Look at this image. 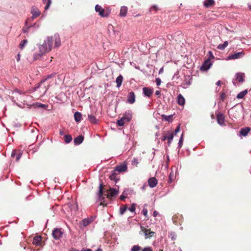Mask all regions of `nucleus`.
I'll use <instances>...</instances> for the list:
<instances>
[{"label": "nucleus", "instance_id": "obj_1", "mask_svg": "<svg viewBox=\"0 0 251 251\" xmlns=\"http://www.w3.org/2000/svg\"><path fill=\"white\" fill-rule=\"evenodd\" d=\"M53 44L55 47H58L61 45L60 38L58 34H54L53 36H48L44 43L40 46L39 50L42 52H49L51 50Z\"/></svg>", "mask_w": 251, "mask_h": 251}, {"label": "nucleus", "instance_id": "obj_2", "mask_svg": "<svg viewBox=\"0 0 251 251\" xmlns=\"http://www.w3.org/2000/svg\"><path fill=\"white\" fill-rule=\"evenodd\" d=\"M95 10L99 13V15L102 17H107L110 14V10L109 8L103 9L98 4L95 6Z\"/></svg>", "mask_w": 251, "mask_h": 251}, {"label": "nucleus", "instance_id": "obj_3", "mask_svg": "<svg viewBox=\"0 0 251 251\" xmlns=\"http://www.w3.org/2000/svg\"><path fill=\"white\" fill-rule=\"evenodd\" d=\"M63 234L64 230L61 228H54L52 231V236L56 240L60 239Z\"/></svg>", "mask_w": 251, "mask_h": 251}, {"label": "nucleus", "instance_id": "obj_4", "mask_svg": "<svg viewBox=\"0 0 251 251\" xmlns=\"http://www.w3.org/2000/svg\"><path fill=\"white\" fill-rule=\"evenodd\" d=\"M141 234L143 233L144 234V235L145 236H146L147 238L151 237L155 234L154 232L150 231V229H146V228L143 227L142 226H141Z\"/></svg>", "mask_w": 251, "mask_h": 251}, {"label": "nucleus", "instance_id": "obj_5", "mask_svg": "<svg viewBox=\"0 0 251 251\" xmlns=\"http://www.w3.org/2000/svg\"><path fill=\"white\" fill-rule=\"evenodd\" d=\"M99 190L98 192V200L99 201H100V205L103 204L102 201H104V198L103 197V188H102V184L100 183L99 185Z\"/></svg>", "mask_w": 251, "mask_h": 251}, {"label": "nucleus", "instance_id": "obj_6", "mask_svg": "<svg viewBox=\"0 0 251 251\" xmlns=\"http://www.w3.org/2000/svg\"><path fill=\"white\" fill-rule=\"evenodd\" d=\"M118 193V190H117L114 188H110V189L107 191V197L108 198H111L116 196Z\"/></svg>", "mask_w": 251, "mask_h": 251}, {"label": "nucleus", "instance_id": "obj_7", "mask_svg": "<svg viewBox=\"0 0 251 251\" xmlns=\"http://www.w3.org/2000/svg\"><path fill=\"white\" fill-rule=\"evenodd\" d=\"M115 170L119 173L125 172L127 170V165L126 164H121L119 165H117Z\"/></svg>", "mask_w": 251, "mask_h": 251}, {"label": "nucleus", "instance_id": "obj_8", "mask_svg": "<svg viewBox=\"0 0 251 251\" xmlns=\"http://www.w3.org/2000/svg\"><path fill=\"white\" fill-rule=\"evenodd\" d=\"M244 55V53L243 51L238 52L231 54L228 56L229 59H236L242 57Z\"/></svg>", "mask_w": 251, "mask_h": 251}, {"label": "nucleus", "instance_id": "obj_9", "mask_svg": "<svg viewBox=\"0 0 251 251\" xmlns=\"http://www.w3.org/2000/svg\"><path fill=\"white\" fill-rule=\"evenodd\" d=\"M32 243L33 245L41 246H42V237L41 236H36L33 239Z\"/></svg>", "mask_w": 251, "mask_h": 251}, {"label": "nucleus", "instance_id": "obj_10", "mask_svg": "<svg viewBox=\"0 0 251 251\" xmlns=\"http://www.w3.org/2000/svg\"><path fill=\"white\" fill-rule=\"evenodd\" d=\"M217 121L221 126H223L225 123V117L223 114L218 113L217 114Z\"/></svg>", "mask_w": 251, "mask_h": 251}, {"label": "nucleus", "instance_id": "obj_11", "mask_svg": "<svg viewBox=\"0 0 251 251\" xmlns=\"http://www.w3.org/2000/svg\"><path fill=\"white\" fill-rule=\"evenodd\" d=\"M143 92L145 96L150 97L153 94V90L149 87H144Z\"/></svg>", "mask_w": 251, "mask_h": 251}, {"label": "nucleus", "instance_id": "obj_12", "mask_svg": "<svg viewBox=\"0 0 251 251\" xmlns=\"http://www.w3.org/2000/svg\"><path fill=\"white\" fill-rule=\"evenodd\" d=\"M157 180L154 177L150 178L148 180V183L151 188L155 187L157 184Z\"/></svg>", "mask_w": 251, "mask_h": 251}, {"label": "nucleus", "instance_id": "obj_13", "mask_svg": "<svg viewBox=\"0 0 251 251\" xmlns=\"http://www.w3.org/2000/svg\"><path fill=\"white\" fill-rule=\"evenodd\" d=\"M251 128L250 127H245L242 128L240 131V136H246L248 135Z\"/></svg>", "mask_w": 251, "mask_h": 251}, {"label": "nucleus", "instance_id": "obj_14", "mask_svg": "<svg viewBox=\"0 0 251 251\" xmlns=\"http://www.w3.org/2000/svg\"><path fill=\"white\" fill-rule=\"evenodd\" d=\"M31 13L32 14V19H34V18L39 16L41 14L39 9L35 7H32Z\"/></svg>", "mask_w": 251, "mask_h": 251}, {"label": "nucleus", "instance_id": "obj_15", "mask_svg": "<svg viewBox=\"0 0 251 251\" xmlns=\"http://www.w3.org/2000/svg\"><path fill=\"white\" fill-rule=\"evenodd\" d=\"M135 94L133 92H130L128 93L127 96V101L129 103H133L135 101Z\"/></svg>", "mask_w": 251, "mask_h": 251}, {"label": "nucleus", "instance_id": "obj_16", "mask_svg": "<svg viewBox=\"0 0 251 251\" xmlns=\"http://www.w3.org/2000/svg\"><path fill=\"white\" fill-rule=\"evenodd\" d=\"M84 140V136L80 135L75 137L74 140L75 145H79L81 144Z\"/></svg>", "mask_w": 251, "mask_h": 251}, {"label": "nucleus", "instance_id": "obj_17", "mask_svg": "<svg viewBox=\"0 0 251 251\" xmlns=\"http://www.w3.org/2000/svg\"><path fill=\"white\" fill-rule=\"evenodd\" d=\"M236 79L239 82H243L245 80V74L242 73H238L236 74Z\"/></svg>", "mask_w": 251, "mask_h": 251}, {"label": "nucleus", "instance_id": "obj_18", "mask_svg": "<svg viewBox=\"0 0 251 251\" xmlns=\"http://www.w3.org/2000/svg\"><path fill=\"white\" fill-rule=\"evenodd\" d=\"M211 65V64L210 61L207 60L205 61L201 66V70L203 71H206L210 68Z\"/></svg>", "mask_w": 251, "mask_h": 251}, {"label": "nucleus", "instance_id": "obj_19", "mask_svg": "<svg viewBox=\"0 0 251 251\" xmlns=\"http://www.w3.org/2000/svg\"><path fill=\"white\" fill-rule=\"evenodd\" d=\"M34 108H42L46 109L48 105L44 104L40 102H36L32 105Z\"/></svg>", "mask_w": 251, "mask_h": 251}, {"label": "nucleus", "instance_id": "obj_20", "mask_svg": "<svg viewBox=\"0 0 251 251\" xmlns=\"http://www.w3.org/2000/svg\"><path fill=\"white\" fill-rule=\"evenodd\" d=\"M132 117V113L129 111L128 112H126L124 115L122 117L126 122L130 121L131 120Z\"/></svg>", "mask_w": 251, "mask_h": 251}, {"label": "nucleus", "instance_id": "obj_21", "mask_svg": "<svg viewBox=\"0 0 251 251\" xmlns=\"http://www.w3.org/2000/svg\"><path fill=\"white\" fill-rule=\"evenodd\" d=\"M74 118L76 122L79 123L81 121L82 119V114L78 111H76L74 114Z\"/></svg>", "mask_w": 251, "mask_h": 251}, {"label": "nucleus", "instance_id": "obj_22", "mask_svg": "<svg viewBox=\"0 0 251 251\" xmlns=\"http://www.w3.org/2000/svg\"><path fill=\"white\" fill-rule=\"evenodd\" d=\"M174 134L173 132H168L167 133V143L168 146H170L174 138Z\"/></svg>", "mask_w": 251, "mask_h": 251}, {"label": "nucleus", "instance_id": "obj_23", "mask_svg": "<svg viewBox=\"0 0 251 251\" xmlns=\"http://www.w3.org/2000/svg\"><path fill=\"white\" fill-rule=\"evenodd\" d=\"M127 12V8L126 6H122L121 8L120 12V16L121 17H125Z\"/></svg>", "mask_w": 251, "mask_h": 251}, {"label": "nucleus", "instance_id": "obj_24", "mask_svg": "<svg viewBox=\"0 0 251 251\" xmlns=\"http://www.w3.org/2000/svg\"><path fill=\"white\" fill-rule=\"evenodd\" d=\"M116 172L117 171L114 169L111 172V174L109 176L110 179L112 180H114L116 182L118 180V179L116 176Z\"/></svg>", "mask_w": 251, "mask_h": 251}, {"label": "nucleus", "instance_id": "obj_25", "mask_svg": "<svg viewBox=\"0 0 251 251\" xmlns=\"http://www.w3.org/2000/svg\"><path fill=\"white\" fill-rule=\"evenodd\" d=\"M93 221V220L91 218H85L82 220V224L84 226H86L89 225L90 223H91Z\"/></svg>", "mask_w": 251, "mask_h": 251}, {"label": "nucleus", "instance_id": "obj_26", "mask_svg": "<svg viewBox=\"0 0 251 251\" xmlns=\"http://www.w3.org/2000/svg\"><path fill=\"white\" fill-rule=\"evenodd\" d=\"M178 103L181 105H183L185 103V99L181 94H179L177 96Z\"/></svg>", "mask_w": 251, "mask_h": 251}, {"label": "nucleus", "instance_id": "obj_27", "mask_svg": "<svg viewBox=\"0 0 251 251\" xmlns=\"http://www.w3.org/2000/svg\"><path fill=\"white\" fill-rule=\"evenodd\" d=\"M215 4L214 0H205L204 1V5L206 7H208L213 5Z\"/></svg>", "mask_w": 251, "mask_h": 251}, {"label": "nucleus", "instance_id": "obj_28", "mask_svg": "<svg viewBox=\"0 0 251 251\" xmlns=\"http://www.w3.org/2000/svg\"><path fill=\"white\" fill-rule=\"evenodd\" d=\"M123 80V77L122 75H119L116 79V82L117 83V87H119L122 85Z\"/></svg>", "mask_w": 251, "mask_h": 251}, {"label": "nucleus", "instance_id": "obj_29", "mask_svg": "<svg viewBox=\"0 0 251 251\" xmlns=\"http://www.w3.org/2000/svg\"><path fill=\"white\" fill-rule=\"evenodd\" d=\"M88 119L93 124H97L98 122V120H97L95 116H94L92 114H89L88 115Z\"/></svg>", "mask_w": 251, "mask_h": 251}, {"label": "nucleus", "instance_id": "obj_30", "mask_svg": "<svg viewBox=\"0 0 251 251\" xmlns=\"http://www.w3.org/2000/svg\"><path fill=\"white\" fill-rule=\"evenodd\" d=\"M129 190L128 189H126L123 192V194L122 195H121L120 199L121 201H124L125 199L126 198L127 195L129 194Z\"/></svg>", "mask_w": 251, "mask_h": 251}, {"label": "nucleus", "instance_id": "obj_31", "mask_svg": "<svg viewBox=\"0 0 251 251\" xmlns=\"http://www.w3.org/2000/svg\"><path fill=\"white\" fill-rule=\"evenodd\" d=\"M173 115H170L168 116L165 115L164 114L161 115V119L164 120L166 121L171 122V118L173 117Z\"/></svg>", "mask_w": 251, "mask_h": 251}, {"label": "nucleus", "instance_id": "obj_32", "mask_svg": "<svg viewBox=\"0 0 251 251\" xmlns=\"http://www.w3.org/2000/svg\"><path fill=\"white\" fill-rule=\"evenodd\" d=\"M228 42L225 41L224 43V44L219 45L217 47V48L219 50H223L228 46Z\"/></svg>", "mask_w": 251, "mask_h": 251}, {"label": "nucleus", "instance_id": "obj_33", "mask_svg": "<svg viewBox=\"0 0 251 251\" xmlns=\"http://www.w3.org/2000/svg\"><path fill=\"white\" fill-rule=\"evenodd\" d=\"M248 91L247 90H245L244 91H243L241 92H240L237 96V99H242L244 98V97L247 94Z\"/></svg>", "mask_w": 251, "mask_h": 251}, {"label": "nucleus", "instance_id": "obj_34", "mask_svg": "<svg viewBox=\"0 0 251 251\" xmlns=\"http://www.w3.org/2000/svg\"><path fill=\"white\" fill-rule=\"evenodd\" d=\"M72 140V137L71 135L67 134L64 136V141L66 143L68 144Z\"/></svg>", "mask_w": 251, "mask_h": 251}, {"label": "nucleus", "instance_id": "obj_35", "mask_svg": "<svg viewBox=\"0 0 251 251\" xmlns=\"http://www.w3.org/2000/svg\"><path fill=\"white\" fill-rule=\"evenodd\" d=\"M183 133H182L178 141L177 148L179 149H180L182 147L183 145Z\"/></svg>", "mask_w": 251, "mask_h": 251}, {"label": "nucleus", "instance_id": "obj_36", "mask_svg": "<svg viewBox=\"0 0 251 251\" xmlns=\"http://www.w3.org/2000/svg\"><path fill=\"white\" fill-rule=\"evenodd\" d=\"M45 53V52H42V51H41L40 50V52L39 53L35 54L34 55V60H37V59H40L41 57V56H42V55L43 54H44Z\"/></svg>", "mask_w": 251, "mask_h": 251}, {"label": "nucleus", "instance_id": "obj_37", "mask_svg": "<svg viewBox=\"0 0 251 251\" xmlns=\"http://www.w3.org/2000/svg\"><path fill=\"white\" fill-rule=\"evenodd\" d=\"M127 209V207L126 205L124 206H121L120 208V214L122 215L124 214L126 211Z\"/></svg>", "mask_w": 251, "mask_h": 251}, {"label": "nucleus", "instance_id": "obj_38", "mask_svg": "<svg viewBox=\"0 0 251 251\" xmlns=\"http://www.w3.org/2000/svg\"><path fill=\"white\" fill-rule=\"evenodd\" d=\"M124 119L122 117L120 120L117 121V125L119 126H122L124 125L125 123Z\"/></svg>", "mask_w": 251, "mask_h": 251}, {"label": "nucleus", "instance_id": "obj_39", "mask_svg": "<svg viewBox=\"0 0 251 251\" xmlns=\"http://www.w3.org/2000/svg\"><path fill=\"white\" fill-rule=\"evenodd\" d=\"M30 26H27V20L25 22V26L23 27L22 31L24 33H27Z\"/></svg>", "mask_w": 251, "mask_h": 251}, {"label": "nucleus", "instance_id": "obj_40", "mask_svg": "<svg viewBox=\"0 0 251 251\" xmlns=\"http://www.w3.org/2000/svg\"><path fill=\"white\" fill-rule=\"evenodd\" d=\"M27 43V40L26 39L23 40L19 44V48L22 50L24 48L25 44Z\"/></svg>", "mask_w": 251, "mask_h": 251}, {"label": "nucleus", "instance_id": "obj_41", "mask_svg": "<svg viewBox=\"0 0 251 251\" xmlns=\"http://www.w3.org/2000/svg\"><path fill=\"white\" fill-rule=\"evenodd\" d=\"M141 248L139 245H134L131 248V251H140Z\"/></svg>", "mask_w": 251, "mask_h": 251}, {"label": "nucleus", "instance_id": "obj_42", "mask_svg": "<svg viewBox=\"0 0 251 251\" xmlns=\"http://www.w3.org/2000/svg\"><path fill=\"white\" fill-rule=\"evenodd\" d=\"M43 2L44 3H45L46 1H47V2H46V5L45 7V10H47L49 8V7L51 4V0H43Z\"/></svg>", "mask_w": 251, "mask_h": 251}, {"label": "nucleus", "instance_id": "obj_43", "mask_svg": "<svg viewBox=\"0 0 251 251\" xmlns=\"http://www.w3.org/2000/svg\"><path fill=\"white\" fill-rule=\"evenodd\" d=\"M135 207H136V203H133L130 207H129L128 209L131 212H133L135 210Z\"/></svg>", "mask_w": 251, "mask_h": 251}, {"label": "nucleus", "instance_id": "obj_44", "mask_svg": "<svg viewBox=\"0 0 251 251\" xmlns=\"http://www.w3.org/2000/svg\"><path fill=\"white\" fill-rule=\"evenodd\" d=\"M153 116L156 120L161 119V115H160L157 111L153 113Z\"/></svg>", "mask_w": 251, "mask_h": 251}, {"label": "nucleus", "instance_id": "obj_45", "mask_svg": "<svg viewBox=\"0 0 251 251\" xmlns=\"http://www.w3.org/2000/svg\"><path fill=\"white\" fill-rule=\"evenodd\" d=\"M158 10V7L156 5L152 6L150 8V12L155 11L156 12Z\"/></svg>", "mask_w": 251, "mask_h": 251}, {"label": "nucleus", "instance_id": "obj_46", "mask_svg": "<svg viewBox=\"0 0 251 251\" xmlns=\"http://www.w3.org/2000/svg\"><path fill=\"white\" fill-rule=\"evenodd\" d=\"M22 155V152H19L16 155V161L17 162L19 161L20 159L21 158V156Z\"/></svg>", "mask_w": 251, "mask_h": 251}, {"label": "nucleus", "instance_id": "obj_47", "mask_svg": "<svg viewBox=\"0 0 251 251\" xmlns=\"http://www.w3.org/2000/svg\"><path fill=\"white\" fill-rule=\"evenodd\" d=\"M132 163L133 165H137L139 163L138 159L136 158H134L132 161Z\"/></svg>", "mask_w": 251, "mask_h": 251}, {"label": "nucleus", "instance_id": "obj_48", "mask_svg": "<svg viewBox=\"0 0 251 251\" xmlns=\"http://www.w3.org/2000/svg\"><path fill=\"white\" fill-rule=\"evenodd\" d=\"M173 176V174L172 172H171L169 175V178L168 180V183H172L173 181V178L172 176Z\"/></svg>", "mask_w": 251, "mask_h": 251}, {"label": "nucleus", "instance_id": "obj_49", "mask_svg": "<svg viewBox=\"0 0 251 251\" xmlns=\"http://www.w3.org/2000/svg\"><path fill=\"white\" fill-rule=\"evenodd\" d=\"M52 77V75H48L45 79H44L41 81V83H43V82H45L46 80H47V79H48L49 78H51Z\"/></svg>", "mask_w": 251, "mask_h": 251}, {"label": "nucleus", "instance_id": "obj_50", "mask_svg": "<svg viewBox=\"0 0 251 251\" xmlns=\"http://www.w3.org/2000/svg\"><path fill=\"white\" fill-rule=\"evenodd\" d=\"M180 125L179 124L176 127L175 130V134L176 135L177 133H178L180 131Z\"/></svg>", "mask_w": 251, "mask_h": 251}, {"label": "nucleus", "instance_id": "obj_51", "mask_svg": "<svg viewBox=\"0 0 251 251\" xmlns=\"http://www.w3.org/2000/svg\"><path fill=\"white\" fill-rule=\"evenodd\" d=\"M142 251H153L151 247H145L144 248Z\"/></svg>", "mask_w": 251, "mask_h": 251}, {"label": "nucleus", "instance_id": "obj_52", "mask_svg": "<svg viewBox=\"0 0 251 251\" xmlns=\"http://www.w3.org/2000/svg\"><path fill=\"white\" fill-rule=\"evenodd\" d=\"M143 214L145 216L147 217L148 215V210L146 208H144L142 211Z\"/></svg>", "mask_w": 251, "mask_h": 251}, {"label": "nucleus", "instance_id": "obj_53", "mask_svg": "<svg viewBox=\"0 0 251 251\" xmlns=\"http://www.w3.org/2000/svg\"><path fill=\"white\" fill-rule=\"evenodd\" d=\"M225 98H226V94L224 93H222L220 95L221 100H222L224 101Z\"/></svg>", "mask_w": 251, "mask_h": 251}, {"label": "nucleus", "instance_id": "obj_54", "mask_svg": "<svg viewBox=\"0 0 251 251\" xmlns=\"http://www.w3.org/2000/svg\"><path fill=\"white\" fill-rule=\"evenodd\" d=\"M155 81H156V85L157 86H159L160 85L161 82V79L159 78H156Z\"/></svg>", "mask_w": 251, "mask_h": 251}, {"label": "nucleus", "instance_id": "obj_55", "mask_svg": "<svg viewBox=\"0 0 251 251\" xmlns=\"http://www.w3.org/2000/svg\"><path fill=\"white\" fill-rule=\"evenodd\" d=\"M16 151L13 150L11 153V157L12 158H14L16 156Z\"/></svg>", "mask_w": 251, "mask_h": 251}, {"label": "nucleus", "instance_id": "obj_56", "mask_svg": "<svg viewBox=\"0 0 251 251\" xmlns=\"http://www.w3.org/2000/svg\"><path fill=\"white\" fill-rule=\"evenodd\" d=\"M159 215V213L157 211H154L153 213V215L154 217H156L157 215Z\"/></svg>", "mask_w": 251, "mask_h": 251}, {"label": "nucleus", "instance_id": "obj_57", "mask_svg": "<svg viewBox=\"0 0 251 251\" xmlns=\"http://www.w3.org/2000/svg\"><path fill=\"white\" fill-rule=\"evenodd\" d=\"M166 139H167V135H164L161 138V140L163 141L166 140Z\"/></svg>", "mask_w": 251, "mask_h": 251}, {"label": "nucleus", "instance_id": "obj_58", "mask_svg": "<svg viewBox=\"0 0 251 251\" xmlns=\"http://www.w3.org/2000/svg\"><path fill=\"white\" fill-rule=\"evenodd\" d=\"M71 210L76 211L77 210V205L76 204V206L75 208H71Z\"/></svg>", "mask_w": 251, "mask_h": 251}, {"label": "nucleus", "instance_id": "obj_59", "mask_svg": "<svg viewBox=\"0 0 251 251\" xmlns=\"http://www.w3.org/2000/svg\"><path fill=\"white\" fill-rule=\"evenodd\" d=\"M82 251H92V250L90 249H84V248H83L82 249Z\"/></svg>", "mask_w": 251, "mask_h": 251}, {"label": "nucleus", "instance_id": "obj_60", "mask_svg": "<svg viewBox=\"0 0 251 251\" xmlns=\"http://www.w3.org/2000/svg\"><path fill=\"white\" fill-rule=\"evenodd\" d=\"M173 234V236H172V238L173 240H175L176 236V235H175V234L174 233H172L171 235H172Z\"/></svg>", "mask_w": 251, "mask_h": 251}, {"label": "nucleus", "instance_id": "obj_61", "mask_svg": "<svg viewBox=\"0 0 251 251\" xmlns=\"http://www.w3.org/2000/svg\"><path fill=\"white\" fill-rule=\"evenodd\" d=\"M20 55L19 54H18L17 55V60L18 61H19L20 60Z\"/></svg>", "mask_w": 251, "mask_h": 251}, {"label": "nucleus", "instance_id": "obj_62", "mask_svg": "<svg viewBox=\"0 0 251 251\" xmlns=\"http://www.w3.org/2000/svg\"><path fill=\"white\" fill-rule=\"evenodd\" d=\"M155 94H156V95H160V92L159 91H156V92H155Z\"/></svg>", "mask_w": 251, "mask_h": 251}, {"label": "nucleus", "instance_id": "obj_63", "mask_svg": "<svg viewBox=\"0 0 251 251\" xmlns=\"http://www.w3.org/2000/svg\"><path fill=\"white\" fill-rule=\"evenodd\" d=\"M95 251H102L101 249L99 248L98 249H97Z\"/></svg>", "mask_w": 251, "mask_h": 251}, {"label": "nucleus", "instance_id": "obj_64", "mask_svg": "<svg viewBox=\"0 0 251 251\" xmlns=\"http://www.w3.org/2000/svg\"><path fill=\"white\" fill-rule=\"evenodd\" d=\"M59 133L61 135H63L64 134L63 131L62 130H60Z\"/></svg>", "mask_w": 251, "mask_h": 251}]
</instances>
